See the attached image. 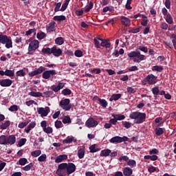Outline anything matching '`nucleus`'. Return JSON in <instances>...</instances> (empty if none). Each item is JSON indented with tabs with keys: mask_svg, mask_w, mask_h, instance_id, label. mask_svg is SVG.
<instances>
[{
	"mask_svg": "<svg viewBox=\"0 0 176 176\" xmlns=\"http://www.w3.org/2000/svg\"><path fill=\"white\" fill-rule=\"evenodd\" d=\"M41 74H43V79H50V78L53 79V76L57 75V72L54 69L46 70L45 67L41 66L37 69L29 72L28 75L30 78H32V76H36V75H41Z\"/></svg>",
	"mask_w": 176,
	"mask_h": 176,
	"instance_id": "1",
	"label": "nucleus"
},
{
	"mask_svg": "<svg viewBox=\"0 0 176 176\" xmlns=\"http://www.w3.org/2000/svg\"><path fill=\"white\" fill-rule=\"evenodd\" d=\"M129 118L133 120L134 123L136 124H140V123H144V120L146 119V114L140 111H133L129 115Z\"/></svg>",
	"mask_w": 176,
	"mask_h": 176,
	"instance_id": "2",
	"label": "nucleus"
},
{
	"mask_svg": "<svg viewBox=\"0 0 176 176\" xmlns=\"http://www.w3.org/2000/svg\"><path fill=\"white\" fill-rule=\"evenodd\" d=\"M129 58L133 60L134 63H141L145 60V55L141 54L140 51H133L128 54Z\"/></svg>",
	"mask_w": 176,
	"mask_h": 176,
	"instance_id": "3",
	"label": "nucleus"
},
{
	"mask_svg": "<svg viewBox=\"0 0 176 176\" xmlns=\"http://www.w3.org/2000/svg\"><path fill=\"white\" fill-rule=\"evenodd\" d=\"M0 43L2 45H6V49H10L13 47V43L12 42V38L5 35L0 34Z\"/></svg>",
	"mask_w": 176,
	"mask_h": 176,
	"instance_id": "4",
	"label": "nucleus"
},
{
	"mask_svg": "<svg viewBox=\"0 0 176 176\" xmlns=\"http://www.w3.org/2000/svg\"><path fill=\"white\" fill-rule=\"evenodd\" d=\"M157 82V77L153 74H148L144 80H142V85H155Z\"/></svg>",
	"mask_w": 176,
	"mask_h": 176,
	"instance_id": "5",
	"label": "nucleus"
},
{
	"mask_svg": "<svg viewBox=\"0 0 176 176\" xmlns=\"http://www.w3.org/2000/svg\"><path fill=\"white\" fill-rule=\"evenodd\" d=\"M126 141H129V138H127L126 136H123V137L114 136L109 140V142H111V144H115V143L120 144L122 142H126Z\"/></svg>",
	"mask_w": 176,
	"mask_h": 176,
	"instance_id": "6",
	"label": "nucleus"
},
{
	"mask_svg": "<svg viewBox=\"0 0 176 176\" xmlns=\"http://www.w3.org/2000/svg\"><path fill=\"white\" fill-rule=\"evenodd\" d=\"M39 47V41L38 40L32 41L28 47V54H32L33 52H35L36 49Z\"/></svg>",
	"mask_w": 176,
	"mask_h": 176,
	"instance_id": "7",
	"label": "nucleus"
},
{
	"mask_svg": "<svg viewBox=\"0 0 176 176\" xmlns=\"http://www.w3.org/2000/svg\"><path fill=\"white\" fill-rule=\"evenodd\" d=\"M69 102H71V100L68 98H66L60 100L59 106L60 108H63L64 111H69V109L72 108V105L69 104Z\"/></svg>",
	"mask_w": 176,
	"mask_h": 176,
	"instance_id": "8",
	"label": "nucleus"
},
{
	"mask_svg": "<svg viewBox=\"0 0 176 176\" xmlns=\"http://www.w3.org/2000/svg\"><path fill=\"white\" fill-rule=\"evenodd\" d=\"M56 174L59 176L68 175L67 168L65 167V164L62 163L58 165Z\"/></svg>",
	"mask_w": 176,
	"mask_h": 176,
	"instance_id": "9",
	"label": "nucleus"
},
{
	"mask_svg": "<svg viewBox=\"0 0 176 176\" xmlns=\"http://www.w3.org/2000/svg\"><path fill=\"white\" fill-rule=\"evenodd\" d=\"M37 112L39 115H41V118H45L49 115L50 108H49V107H46L45 108L38 107L37 108Z\"/></svg>",
	"mask_w": 176,
	"mask_h": 176,
	"instance_id": "10",
	"label": "nucleus"
},
{
	"mask_svg": "<svg viewBox=\"0 0 176 176\" xmlns=\"http://www.w3.org/2000/svg\"><path fill=\"white\" fill-rule=\"evenodd\" d=\"M66 170L67 171V175H70L72 173H75L76 170V166L74 163H65Z\"/></svg>",
	"mask_w": 176,
	"mask_h": 176,
	"instance_id": "11",
	"label": "nucleus"
},
{
	"mask_svg": "<svg viewBox=\"0 0 176 176\" xmlns=\"http://www.w3.org/2000/svg\"><path fill=\"white\" fill-rule=\"evenodd\" d=\"M85 126L89 129L91 127H96L98 126V122L96 121L94 119H93V118H91L86 121Z\"/></svg>",
	"mask_w": 176,
	"mask_h": 176,
	"instance_id": "12",
	"label": "nucleus"
},
{
	"mask_svg": "<svg viewBox=\"0 0 176 176\" xmlns=\"http://www.w3.org/2000/svg\"><path fill=\"white\" fill-rule=\"evenodd\" d=\"M65 86V82H59L57 86L54 85H52L51 87V90H52V91H54L55 93H57V91H60L61 89H64Z\"/></svg>",
	"mask_w": 176,
	"mask_h": 176,
	"instance_id": "13",
	"label": "nucleus"
},
{
	"mask_svg": "<svg viewBox=\"0 0 176 176\" xmlns=\"http://www.w3.org/2000/svg\"><path fill=\"white\" fill-rule=\"evenodd\" d=\"M52 54L55 57H60L63 54V50L61 49H57V45H54L52 47Z\"/></svg>",
	"mask_w": 176,
	"mask_h": 176,
	"instance_id": "14",
	"label": "nucleus"
},
{
	"mask_svg": "<svg viewBox=\"0 0 176 176\" xmlns=\"http://www.w3.org/2000/svg\"><path fill=\"white\" fill-rule=\"evenodd\" d=\"M13 81L9 78L1 80L0 86L1 87H9L12 86Z\"/></svg>",
	"mask_w": 176,
	"mask_h": 176,
	"instance_id": "15",
	"label": "nucleus"
},
{
	"mask_svg": "<svg viewBox=\"0 0 176 176\" xmlns=\"http://www.w3.org/2000/svg\"><path fill=\"white\" fill-rule=\"evenodd\" d=\"M120 21L124 27H130L131 25V20L124 16H120Z\"/></svg>",
	"mask_w": 176,
	"mask_h": 176,
	"instance_id": "16",
	"label": "nucleus"
},
{
	"mask_svg": "<svg viewBox=\"0 0 176 176\" xmlns=\"http://www.w3.org/2000/svg\"><path fill=\"white\" fill-rule=\"evenodd\" d=\"M14 145L16 144V136L14 135H10L7 136V145Z\"/></svg>",
	"mask_w": 176,
	"mask_h": 176,
	"instance_id": "17",
	"label": "nucleus"
},
{
	"mask_svg": "<svg viewBox=\"0 0 176 176\" xmlns=\"http://www.w3.org/2000/svg\"><path fill=\"white\" fill-rule=\"evenodd\" d=\"M46 30L47 32H53V31H56V22L52 21L48 24L46 27Z\"/></svg>",
	"mask_w": 176,
	"mask_h": 176,
	"instance_id": "18",
	"label": "nucleus"
},
{
	"mask_svg": "<svg viewBox=\"0 0 176 176\" xmlns=\"http://www.w3.org/2000/svg\"><path fill=\"white\" fill-rule=\"evenodd\" d=\"M78 140L74 136H68L66 139L63 140V144H71L72 142H76Z\"/></svg>",
	"mask_w": 176,
	"mask_h": 176,
	"instance_id": "19",
	"label": "nucleus"
},
{
	"mask_svg": "<svg viewBox=\"0 0 176 176\" xmlns=\"http://www.w3.org/2000/svg\"><path fill=\"white\" fill-rule=\"evenodd\" d=\"M67 159H68V155L65 154L60 155L56 157L55 163H61V162H64V160H67Z\"/></svg>",
	"mask_w": 176,
	"mask_h": 176,
	"instance_id": "20",
	"label": "nucleus"
},
{
	"mask_svg": "<svg viewBox=\"0 0 176 176\" xmlns=\"http://www.w3.org/2000/svg\"><path fill=\"white\" fill-rule=\"evenodd\" d=\"M124 176H131L133 175V169L129 166L125 167L123 170Z\"/></svg>",
	"mask_w": 176,
	"mask_h": 176,
	"instance_id": "21",
	"label": "nucleus"
},
{
	"mask_svg": "<svg viewBox=\"0 0 176 176\" xmlns=\"http://www.w3.org/2000/svg\"><path fill=\"white\" fill-rule=\"evenodd\" d=\"M36 126V122H32L31 123L29 124V125L27 126L26 129H25V133H30L32 129H34Z\"/></svg>",
	"mask_w": 176,
	"mask_h": 176,
	"instance_id": "22",
	"label": "nucleus"
},
{
	"mask_svg": "<svg viewBox=\"0 0 176 176\" xmlns=\"http://www.w3.org/2000/svg\"><path fill=\"white\" fill-rule=\"evenodd\" d=\"M111 155L110 149H104L100 151V156L103 157H108Z\"/></svg>",
	"mask_w": 176,
	"mask_h": 176,
	"instance_id": "23",
	"label": "nucleus"
},
{
	"mask_svg": "<svg viewBox=\"0 0 176 176\" xmlns=\"http://www.w3.org/2000/svg\"><path fill=\"white\" fill-rule=\"evenodd\" d=\"M100 46L109 49V47H111V43H109L107 40L103 39L101 40Z\"/></svg>",
	"mask_w": 176,
	"mask_h": 176,
	"instance_id": "24",
	"label": "nucleus"
},
{
	"mask_svg": "<svg viewBox=\"0 0 176 176\" xmlns=\"http://www.w3.org/2000/svg\"><path fill=\"white\" fill-rule=\"evenodd\" d=\"M122 97V94H114L109 98V101H118Z\"/></svg>",
	"mask_w": 176,
	"mask_h": 176,
	"instance_id": "25",
	"label": "nucleus"
},
{
	"mask_svg": "<svg viewBox=\"0 0 176 176\" xmlns=\"http://www.w3.org/2000/svg\"><path fill=\"white\" fill-rule=\"evenodd\" d=\"M98 104L102 106L103 108H107L108 107V102L105 99H101L100 98H98Z\"/></svg>",
	"mask_w": 176,
	"mask_h": 176,
	"instance_id": "26",
	"label": "nucleus"
},
{
	"mask_svg": "<svg viewBox=\"0 0 176 176\" xmlns=\"http://www.w3.org/2000/svg\"><path fill=\"white\" fill-rule=\"evenodd\" d=\"M62 122L64 123V124H69L72 122L71 118L69 116H64L62 119Z\"/></svg>",
	"mask_w": 176,
	"mask_h": 176,
	"instance_id": "27",
	"label": "nucleus"
},
{
	"mask_svg": "<svg viewBox=\"0 0 176 176\" xmlns=\"http://www.w3.org/2000/svg\"><path fill=\"white\" fill-rule=\"evenodd\" d=\"M127 166H129L131 168H134V167H137V162L134 160H130L127 162Z\"/></svg>",
	"mask_w": 176,
	"mask_h": 176,
	"instance_id": "28",
	"label": "nucleus"
},
{
	"mask_svg": "<svg viewBox=\"0 0 176 176\" xmlns=\"http://www.w3.org/2000/svg\"><path fill=\"white\" fill-rule=\"evenodd\" d=\"M0 145H7V136L4 135L0 136Z\"/></svg>",
	"mask_w": 176,
	"mask_h": 176,
	"instance_id": "29",
	"label": "nucleus"
},
{
	"mask_svg": "<svg viewBox=\"0 0 176 176\" xmlns=\"http://www.w3.org/2000/svg\"><path fill=\"white\" fill-rule=\"evenodd\" d=\"M85 148H80L78 151V156L79 159H83L85 157Z\"/></svg>",
	"mask_w": 176,
	"mask_h": 176,
	"instance_id": "30",
	"label": "nucleus"
},
{
	"mask_svg": "<svg viewBox=\"0 0 176 176\" xmlns=\"http://www.w3.org/2000/svg\"><path fill=\"white\" fill-rule=\"evenodd\" d=\"M36 38L39 41H42V39H45V38H46V33L43 32H38L37 33Z\"/></svg>",
	"mask_w": 176,
	"mask_h": 176,
	"instance_id": "31",
	"label": "nucleus"
},
{
	"mask_svg": "<svg viewBox=\"0 0 176 176\" xmlns=\"http://www.w3.org/2000/svg\"><path fill=\"white\" fill-rule=\"evenodd\" d=\"M66 17L64 15H60V16H54V20L55 21H64V20H66Z\"/></svg>",
	"mask_w": 176,
	"mask_h": 176,
	"instance_id": "32",
	"label": "nucleus"
},
{
	"mask_svg": "<svg viewBox=\"0 0 176 176\" xmlns=\"http://www.w3.org/2000/svg\"><path fill=\"white\" fill-rule=\"evenodd\" d=\"M41 153L42 151H41V150H36L31 153V156H32L33 157H38V156H41Z\"/></svg>",
	"mask_w": 176,
	"mask_h": 176,
	"instance_id": "33",
	"label": "nucleus"
},
{
	"mask_svg": "<svg viewBox=\"0 0 176 176\" xmlns=\"http://www.w3.org/2000/svg\"><path fill=\"white\" fill-rule=\"evenodd\" d=\"M28 94L31 97H42V93L41 92L30 91Z\"/></svg>",
	"mask_w": 176,
	"mask_h": 176,
	"instance_id": "34",
	"label": "nucleus"
},
{
	"mask_svg": "<svg viewBox=\"0 0 176 176\" xmlns=\"http://www.w3.org/2000/svg\"><path fill=\"white\" fill-rule=\"evenodd\" d=\"M6 76H9L10 78H12V76H14V71L6 69Z\"/></svg>",
	"mask_w": 176,
	"mask_h": 176,
	"instance_id": "35",
	"label": "nucleus"
},
{
	"mask_svg": "<svg viewBox=\"0 0 176 176\" xmlns=\"http://www.w3.org/2000/svg\"><path fill=\"white\" fill-rule=\"evenodd\" d=\"M9 126H10V121H6L1 125V129L2 130H6V129L8 128Z\"/></svg>",
	"mask_w": 176,
	"mask_h": 176,
	"instance_id": "36",
	"label": "nucleus"
},
{
	"mask_svg": "<svg viewBox=\"0 0 176 176\" xmlns=\"http://www.w3.org/2000/svg\"><path fill=\"white\" fill-rule=\"evenodd\" d=\"M55 43L56 45H61L64 43V38L63 37H58L55 39Z\"/></svg>",
	"mask_w": 176,
	"mask_h": 176,
	"instance_id": "37",
	"label": "nucleus"
},
{
	"mask_svg": "<svg viewBox=\"0 0 176 176\" xmlns=\"http://www.w3.org/2000/svg\"><path fill=\"white\" fill-rule=\"evenodd\" d=\"M32 167H34V164L30 163L29 164L23 167L22 169L23 170V171H30V170H31V168H32Z\"/></svg>",
	"mask_w": 176,
	"mask_h": 176,
	"instance_id": "38",
	"label": "nucleus"
},
{
	"mask_svg": "<svg viewBox=\"0 0 176 176\" xmlns=\"http://www.w3.org/2000/svg\"><path fill=\"white\" fill-rule=\"evenodd\" d=\"M8 110L10 112H17V111H19V106L16 104L12 105L9 107Z\"/></svg>",
	"mask_w": 176,
	"mask_h": 176,
	"instance_id": "39",
	"label": "nucleus"
},
{
	"mask_svg": "<svg viewBox=\"0 0 176 176\" xmlns=\"http://www.w3.org/2000/svg\"><path fill=\"white\" fill-rule=\"evenodd\" d=\"M164 133V129L163 128H156L155 129V134L156 135H162Z\"/></svg>",
	"mask_w": 176,
	"mask_h": 176,
	"instance_id": "40",
	"label": "nucleus"
},
{
	"mask_svg": "<svg viewBox=\"0 0 176 176\" xmlns=\"http://www.w3.org/2000/svg\"><path fill=\"white\" fill-rule=\"evenodd\" d=\"M41 52L44 54H52V48H50V47L43 48Z\"/></svg>",
	"mask_w": 176,
	"mask_h": 176,
	"instance_id": "41",
	"label": "nucleus"
},
{
	"mask_svg": "<svg viewBox=\"0 0 176 176\" xmlns=\"http://www.w3.org/2000/svg\"><path fill=\"white\" fill-rule=\"evenodd\" d=\"M166 21V23H168V24H173V23H174V21L173 20V16H171V14H167Z\"/></svg>",
	"mask_w": 176,
	"mask_h": 176,
	"instance_id": "42",
	"label": "nucleus"
},
{
	"mask_svg": "<svg viewBox=\"0 0 176 176\" xmlns=\"http://www.w3.org/2000/svg\"><path fill=\"white\" fill-rule=\"evenodd\" d=\"M28 162V160L27 158H20L19 160V163L20 166H25L26 163Z\"/></svg>",
	"mask_w": 176,
	"mask_h": 176,
	"instance_id": "43",
	"label": "nucleus"
},
{
	"mask_svg": "<svg viewBox=\"0 0 176 176\" xmlns=\"http://www.w3.org/2000/svg\"><path fill=\"white\" fill-rule=\"evenodd\" d=\"M89 150L91 153H95V152H98V151H100L99 148H96V144H93L89 146Z\"/></svg>",
	"mask_w": 176,
	"mask_h": 176,
	"instance_id": "44",
	"label": "nucleus"
},
{
	"mask_svg": "<svg viewBox=\"0 0 176 176\" xmlns=\"http://www.w3.org/2000/svg\"><path fill=\"white\" fill-rule=\"evenodd\" d=\"M71 93H72V91H71V89H69L68 88L63 89L61 92V94L63 96H69L71 94Z\"/></svg>",
	"mask_w": 176,
	"mask_h": 176,
	"instance_id": "45",
	"label": "nucleus"
},
{
	"mask_svg": "<svg viewBox=\"0 0 176 176\" xmlns=\"http://www.w3.org/2000/svg\"><path fill=\"white\" fill-rule=\"evenodd\" d=\"M44 133H46V134H52L53 133V128L51 126L45 127L43 129Z\"/></svg>",
	"mask_w": 176,
	"mask_h": 176,
	"instance_id": "46",
	"label": "nucleus"
},
{
	"mask_svg": "<svg viewBox=\"0 0 176 176\" xmlns=\"http://www.w3.org/2000/svg\"><path fill=\"white\" fill-rule=\"evenodd\" d=\"M16 76H25V71L24 69H21L16 72Z\"/></svg>",
	"mask_w": 176,
	"mask_h": 176,
	"instance_id": "47",
	"label": "nucleus"
},
{
	"mask_svg": "<svg viewBox=\"0 0 176 176\" xmlns=\"http://www.w3.org/2000/svg\"><path fill=\"white\" fill-rule=\"evenodd\" d=\"M152 71H157L158 72H160L161 71H163V66H159V65L153 66Z\"/></svg>",
	"mask_w": 176,
	"mask_h": 176,
	"instance_id": "48",
	"label": "nucleus"
},
{
	"mask_svg": "<svg viewBox=\"0 0 176 176\" xmlns=\"http://www.w3.org/2000/svg\"><path fill=\"white\" fill-rule=\"evenodd\" d=\"M47 156L46 154H42L40 157H38V160L41 162H46Z\"/></svg>",
	"mask_w": 176,
	"mask_h": 176,
	"instance_id": "49",
	"label": "nucleus"
},
{
	"mask_svg": "<svg viewBox=\"0 0 176 176\" xmlns=\"http://www.w3.org/2000/svg\"><path fill=\"white\" fill-rule=\"evenodd\" d=\"M56 129H61L63 127V122L60 120H56L54 123Z\"/></svg>",
	"mask_w": 176,
	"mask_h": 176,
	"instance_id": "50",
	"label": "nucleus"
},
{
	"mask_svg": "<svg viewBox=\"0 0 176 176\" xmlns=\"http://www.w3.org/2000/svg\"><path fill=\"white\" fill-rule=\"evenodd\" d=\"M76 57H82L83 56V52L80 50H76L74 52Z\"/></svg>",
	"mask_w": 176,
	"mask_h": 176,
	"instance_id": "51",
	"label": "nucleus"
},
{
	"mask_svg": "<svg viewBox=\"0 0 176 176\" xmlns=\"http://www.w3.org/2000/svg\"><path fill=\"white\" fill-rule=\"evenodd\" d=\"M153 94H154V96H159V87H155L152 89L151 90Z\"/></svg>",
	"mask_w": 176,
	"mask_h": 176,
	"instance_id": "52",
	"label": "nucleus"
},
{
	"mask_svg": "<svg viewBox=\"0 0 176 176\" xmlns=\"http://www.w3.org/2000/svg\"><path fill=\"white\" fill-rule=\"evenodd\" d=\"M55 5L54 12H60V10H61V9H60V8H61V2L55 3Z\"/></svg>",
	"mask_w": 176,
	"mask_h": 176,
	"instance_id": "53",
	"label": "nucleus"
},
{
	"mask_svg": "<svg viewBox=\"0 0 176 176\" xmlns=\"http://www.w3.org/2000/svg\"><path fill=\"white\" fill-rule=\"evenodd\" d=\"M132 1H133V0H127V1H126V5H125V8H126V9H127L128 10H130V9H132L131 6H130V5H131Z\"/></svg>",
	"mask_w": 176,
	"mask_h": 176,
	"instance_id": "54",
	"label": "nucleus"
},
{
	"mask_svg": "<svg viewBox=\"0 0 176 176\" xmlns=\"http://www.w3.org/2000/svg\"><path fill=\"white\" fill-rule=\"evenodd\" d=\"M93 9V3L90 2L87 7L85 8V12H90Z\"/></svg>",
	"mask_w": 176,
	"mask_h": 176,
	"instance_id": "55",
	"label": "nucleus"
},
{
	"mask_svg": "<svg viewBox=\"0 0 176 176\" xmlns=\"http://www.w3.org/2000/svg\"><path fill=\"white\" fill-rule=\"evenodd\" d=\"M138 50H141V52H143L144 53H148V47H142L139 46L138 47Z\"/></svg>",
	"mask_w": 176,
	"mask_h": 176,
	"instance_id": "56",
	"label": "nucleus"
},
{
	"mask_svg": "<svg viewBox=\"0 0 176 176\" xmlns=\"http://www.w3.org/2000/svg\"><path fill=\"white\" fill-rule=\"evenodd\" d=\"M25 142H27V139L25 138H22L19 140V146H23V145L25 144Z\"/></svg>",
	"mask_w": 176,
	"mask_h": 176,
	"instance_id": "57",
	"label": "nucleus"
},
{
	"mask_svg": "<svg viewBox=\"0 0 176 176\" xmlns=\"http://www.w3.org/2000/svg\"><path fill=\"white\" fill-rule=\"evenodd\" d=\"M94 42L96 45V47H97L98 49H100V47H101V43H100L98 40H97V38H94Z\"/></svg>",
	"mask_w": 176,
	"mask_h": 176,
	"instance_id": "58",
	"label": "nucleus"
},
{
	"mask_svg": "<svg viewBox=\"0 0 176 176\" xmlns=\"http://www.w3.org/2000/svg\"><path fill=\"white\" fill-rule=\"evenodd\" d=\"M28 122H21L19 124L18 127L19 129H24V127H25V126H28Z\"/></svg>",
	"mask_w": 176,
	"mask_h": 176,
	"instance_id": "59",
	"label": "nucleus"
},
{
	"mask_svg": "<svg viewBox=\"0 0 176 176\" xmlns=\"http://www.w3.org/2000/svg\"><path fill=\"white\" fill-rule=\"evenodd\" d=\"M91 74H101V69H98V68H94L93 69L91 70Z\"/></svg>",
	"mask_w": 176,
	"mask_h": 176,
	"instance_id": "60",
	"label": "nucleus"
},
{
	"mask_svg": "<svg viewBox=\"0 0 176 176\" xmlns=\"http://www.w3.org/2000/svg\"><path fill=\"white\" fill-rule=\"evenodd\" d=\"M118 160L119 162H122V160H124V162H129V157L127 155L121 156Z\"/></svg>",
	"mask_w": 176,
	"mask_h": 176,
	"instance_id": "61",
	"label": "nucleus"
},
{
	"mask_svg": "<svg viewBox=\"0 0 176 176\" xmlns=\"http://www.w3.org/2000/svg\"><path fill=\"white\" fill-rule=\"evenodd\" d=\"M127 91L129 93V94H133V93H135V89L131 87H128L126 88Z\"/></svg>",
	"mask_w": 176,
	"mask_h": 176,
	"instance_id": "62",
	"label": "nucleus"
},
{
	"mask_svg": "<svg viewBox=\"0 0 176 176\" xmlns=\"http://www.w3.org/2000/svg\"><path fill=\"white\" fill-rule=\"evenodd\" d=\"M131 126H132V124L130 122L125 121L124 123V126L125 127V129H130Z\"/></svg>",
	"mask_w": 176,
	"mask_h": 176,
	"instance_id": "63",
	"label": "nucleus"
},
{
	"mask_svg": "<svg viewBox=\"0 0 176 176\" xmlns=\"http://www.w3.org/2000/svg\"><path fill=\"white\" fill-rule=\"evenodd\" d=\"M172 38H173L172 40V43H173V45L176 50V35L175 34H172Z\"/></svg>",
	"mask_w": 176,
	"mask_h": 176,
	"instance_id": "64",
	"label": "nucleus"
}]
</instances>
